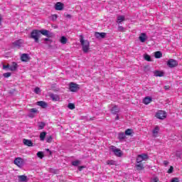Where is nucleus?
I'll list each match as a JSON object with an SVG mask.
<instances>
[{
    "mask_svg": "<svg viewBox=\"0 0 182 182\" xmlns=\"http://www.w3.org/2000/svg\"><path fill=\"white\" fill-rule=\"evenodd\" d=\"M80 42L82 46V52H84V53H87L89 49H90V43H89V41L84 40L83 36H80Z\"/></svg>",
    "mask_w": 182,
    "mask_h": 182,
    "instance_id": "nucleus-1",
    "label": "nucleus"
},
{
    "mask_svg": "<svg viewBox=\"0 0 182 182\" xmlns=\"http://www.w3.org/2000/svg\"><path fill=\"white\" fill-rule=\"evenodd\" d=\"M30 38L34 40L36 43H39V38H41V31L39 30H33L31 33Z\"/></svg>",
    "mask_w": 182,
    "mask_h": 182,
    "instance_id": "nucleus-2",
    "label": "nucleus"
},
{
    "mask_svg": "<svg viewBox=\"0 0 182 182\" xmlns=\"http://www.w3.org/2000/svg\"><path fill=\"white\" fill-rule=\"evenodd\" d=\"M109 150L112 151V153H114V156L117 157H122V156H123V152H122V150L114 146H110Z\"/></svg>",
    "mask_w": 182,
    "mask_h": 182,
    "instance_id": "nucleus-3",
    "label": "nucleus"
},
{
    "mask_svg": "<svg viewBox=\"0 0 182 182\" xmlns=\"http://www.w3.org/2000/svg\"><path fill=\"white\" fill-rule=\"evenodd\" d=\"M25 159L21 157H18L14 159V164H16V166H17L20 168H22V166H25Z\"/></svg>",
    "mask_w": 182,
    "mask_h": 182,
    "instance_id": "nucleus-4",
    "label": "nucleus"
},
{
    "mask_svg": "<svg viewBox=\"0 0 182 182\" xmlns=\"http://www.w3.org/2000/svg\"><path fill=\"white\" fill-rule=\"evenodd\" d=\"M178 65V62H177V60H174V59H169L167 62V66H168V68H176V66Z\"/></svg>",
    "mask_w": 182,
    "mask_h": 182,
    "instance_id": "nucleus-5",
    "label": "nucleus"
},
{
    "mask_svg": "<svg viewBox=\"0 0 182 182\" xmlns=\"http://www.w3.org/2000/svg\"><path fill=\"white\" fill-rule=\"evenodd\" d=\"M156 117L157 119H160L161 120H163L167 117V114H166V112L163 110H160L158 112H156Z\"/></svg>",
    "mask_w": 182,
    "mask_h": 182,
    "instance_id": "nucleus-6",
    "label": "nucleus"
},
{
    "mask_svg": "<svg viewBox=\"0 0 182 182\" xmlns=\"http://www.w3.org/2000/svg\"><path fill=\"white\" fill-rule=\"evenodd\" d=\"M69 90L70 92H77V90H79V85L75 82H70L69 85Z\"/></svg>",
    "mask_w": 182,
    "mask_h": 182,
    "instance_id": "nucleus-7",
    "label": "nucleus"
},
{
    "mask_svg": "<svg viewBox=\"0 0 182 182\" xmlns=\"http://www.w3.org/2000/svg\"><path fill=\"white\" fill-rule=\"evenodd\" d=\"M38 113V109L36 108L30 109L28 113V117H35V115Z\"/></svg>",
    "mask_w": 182,
    "mask_h": 182,
    "instance_id": "nucleus-8",
    "label": "nucleus"
},
{
    "mask_svg": "<svg viewBox=\"0 0 182 182\" xmlns=\"http://www.w3.org/2000/svg\"><path fill=\"white\" fill-rule=\"evenodd\" d=\"M95 36L97 39H105V38H106V33L96 32Z\"/></svg>",
    "mask_w": 182,
    "mask_h": 182,
    "instance_id": "nucleus-9",
    "label": "nucleus"
},
{
    "mask_svg": "<svg viewBox=\"0 0 182 182\" xmlns=\"http://www.w3.org/2000/svg\"><path fill=\"white\" fill-rule=\"evenodd\" d=\"M31 59L28 54L23 53L21 56V60L22 62H28Z\"/></svg>",
    "mask_w": 182,
    "mask_h": 182,
    "instance_id": "nucleus-10",
    "label": "nucleus"
},
{
    "mask_svg": "<svg viewBox=\"0 0 182 182\" xmlns=\"http://www.w3.org/2000/svg\"><path fill=\"white\" fill-rule=\"evenodd\" d=\"M40 35H43L44 36H46L47 38H50V35L49 34V31L48 30H39Z\"/></svg>",
    "mask_w": 182,
    "mask_h": 182,
    "instance_id": "nucleus-11",
    "label": "nucleus"
},
{
    "mask_svg": "<svg viewBox=\"0 0 182 182\" xmlns=\"http://www.w3.org/2000/svg\"><path fill=\"white\" fill-rule=\"evenodd\" d=\"M38 106H41L43 109H46L48 107V103L45 101H38L37 102Z\"/></svg>",
    "mask_w": 182,
    "mask_h": 182,
    "instance_id": "nucleus-12",
    "label": "nucleus"
},
{
    "mask_svg": "<svg viewBox=\"0 0 182 182\" xmlns=\"http://www.w3.org/2000/svg\"><path fill=\"white\" fill-rule=\"evenodd\" d=\"M140 42L144 43L147 39V35L145 33H141V36L139 38Z\"/></svg>",
    "mask_w": 182,
    "mask_h": 182,
    "instance_id": "nucleus-13",
    "label": "nucleus"
},
{
    "mask_svg": "<svg viewBox=\"0 0 182 182\" xmlns=\"http://www.w3.org/2000/svg\"><path fill=\"white\" fill-rule=\"evenodd\" d=\"M23 143L25 146H28V147H32L33 146V143L30 139H23Z\"/></svg>",
    "mask_w": 182,
    "mask_h": 182,
    "instance_id": "nucleus-14",
    "label": "nucleus"
},
{
    "mask_svg": "<svg viewBox=\"0 0 182 182\" xmlns=\"http://www.w3.org/2000/svg\"><path fill=\"white\" fill-rule=\"evenodd\" d=\"M154 76H156V77H163V76H164V73H163V71H159V70H155L154 71Z\"/></svg>",
    "mask_w": 182,
    "mask_h": 182,
    "instance_id": "nucleus-15",
    "label": "nucleus"
},
{
    "mask_svg": "<svg viewBox=\"0 0 182 182\" xmlns=\"http://www.w3.org/2000/svg\"><path fill=\"white\" fill-rule=\"evenodd\" d=\"M119 112L120 109L116 105L112 107V108L111 109V113H112V114H117Z\"/></svg>",
    "mask_w": 182,
    "mask_h": 182,
    "instance_id": "nucleus-16",
    "label": "nucleus"
},
{
    "mask_svg": "<svg viewBox=\"0 0 182 182\" xmlns=\"http://www.w3.org/2000/svg\"><path fill=\"white\" fill-rule=\"evenodd\" d=\"M18 69V64L16 62H13L12 65H10L9 70H11V72H15Z\"/></svg>",
    "mask_w": 182,
    "mask_h": 182,
    "instance_id": "nucleus-17",
    "label": "nucleus"
},
{
    "mask_svg": "<svg viewBox=\"0 0 182 182\" xmlns=\"http://www.w3.org/2000/svg\"><path fill=\"white\" fill-rule=\"evenodd\" d=\"M55 8L56 11H62V9H63V4H62L60 2H58L55 5Z\"/></svg>",
    "mask_w": 182,
    "mask_h": 182,
    "instance_id": "nucleus-18",
    "label": "nucleus"
},
{
    "mask_svg": "<svg viewBox=\"0 0 182 182\" xmlns=\"http://www.w3.org/2000/svg\"><path fill=\"white\" fill-rule=\"evenodd\" d=\"M18 181L20 182H27L28 176L25 175L18 176Z\"/></svg>",
    "mask_w": 182,
    "mask_h": 182,
    "instance_id": "nucleus-19",
    "label": "nucleus"
},
{
    "mask_svg": "<svg viewBox=\"0 0 182 182\" xmlns=\"http://www.w3.org/2000/svg\"><path fill=\"white\" fill-rule=\"evenodd\" d=\"M50 97L53 100L54 102H58L59 100V95H55V94H50Z\"/></svg>",
    "mask_w": 182,
    "mask_h": 182,
    "instance_id": "nucleus-20",
    "label": "nucleus"
},
{
    "mask_svg": "<svg viewBox=\"0 0 182 182\" xmlns=\"http://www.w3.org/2000/svg\"><path fill=\"white\" fill-rule=\"evenodd\" d=\"M125 21L124 16H118L117 18V23H122V22Z\"/></svg>",
    "mask_w": 182,
    "mask_h": 182,
    "instance_id": "nucleus-21",
    "label": "nucleus"
},
{
    "mask_svg": "<svg viewBox=\"0 0 182 182\" xmlns=\"http://www.w3.org/2000/svg\"><path fill=\"white\" fill-rule=\"evenodd\" d=\"M152 101L151 97H146L144 100H143V103L144 105H149V103H150Z\"/></svg>",
    "mask_w": 182,
    "mask_h": 182,
    "instance_id": "nucleus-22",
    "label": "nucleus"
},
{
    "mask_svg": "<svg viewBox=\"0 0 182 182\" xmlns=\"http://www.w3.org/2000/svg\"><path fill=\"white\" fill-rule=\"evenodd\" d=\"M118 139L120 140H124V139H126V134H124V132H120L118 134Z\"/></svg>",
    "mask_w": 182,
    "mask_h": 182,
    "instance_id": "nucleus-23",
    "label": "nucleus"
},
{
    "mask_svg": "<svg viewBox=\"0 0 182 182\" xmlns=\"http://www.w3.org/2000/svg\"><path fill=\"white\" fill-rule=\"evenodd\" d=\"M46 137V132H43L40 134V140L41 141H43L45 140V138Z\"/></svg>",
    "mask_w": 182,
    "mask_h": 182,
    "instance_id": "nucleus-24",
    "label": "nucleus"
},
{
    "mask_svg": "<svg viewBox=\"0 0 182 182\" xmlns=\"http://www.w3.org/2000/svg\"><path fill=\"white\" fill-rule=\"evenodd\" d=\"M156 59H160L163 56V53H161L160 51L155 52L154 55Z\"/></svg>",
    "mask_w": 182,
    "mask_h": 182,
    "instance_id": "nucleus-25",
    "label": "nucleus"
},
{
    "mask_svg": "<svg viewBox=\"0 0 182 182\" xmlns=\"http://www.w3.org/2000/svg\"><path fill=\"white\" fill-rule=\"evenodd\" d=\"M133 134V130L132 129H127L125 131V136H132Z\"/></svg>",
    "mask_w": 182,
    "mask_h": 182,
    "instance_id": "nucleus-26",
    "label": "nucleus"
},
{
    "mask_svg": "<svg viewBox=\"0 0 182 182\" xmlns=\"http://www.w3.org/2000/svg\"><path fill=\"white\" fill-rule=\"evenodd\" d=\"M66 42H68V38H66V37H65V36H62L60 38V43L63 45H66Z\"/></svg>",
    "mask_w": 182,
    "mask_h": 182,
    "instance_id": "nucleus-27",
    "label": "nucleus"
},
{
    "mask_svg": "<svg viewBox=\"0 0 182 182\" xmlns=\"http://www.w3.org/2000/svg\"><path fill=\"white\" fill-rule=\"evenodd\" d=\"M21 41L22 40H17V41H14L13 43V44L14 45V46H21V45H22Z\"/></svg>",
    "mask_w": 182,
    "mask_h": 182,
    "instance_id": "nucleus-28",
    "label": "nucleus"
},
{
    "mask_svg": "<svg viewBox=\"0 0 182 182\" xmlns=\"http://www.w3.org/2000/svg\"><path fill=\"white\" fill-rule=\"evenodd\" d=\"M144 58L145 60H147V62H151V57H150L149 54H145Z\"/></svg>",
    "mask_w": 182,
    "mask_h": 182,
    "instance_id": "nucleus-29",
    "label": "nucleus"
},
{
    "mask_svg": "<svg viewBox=\"0 0 182 182\" xmlns=\"http://www.w3.org/2000/svg\"><path fill=\"white\" fill-rule=\"evenodd\" d=\"M107 164H108L109 166H116V161L108 160L107 161Z\"/></svg>",
    "mask_w": 182,
    "mask_h": 182,
    "instance_id": "nucleus-30",
    "label": "nucleus"
},
{
    "mask_svg": "<svg viewBox=\"0 0 182 182\" xmlns=\"http://www.w3.org/2000/svg\"><path fill=\"white\" fill-rule=\"evenodd\" d=\"M135 167H136V170H139V171L143 170V168H144V167H143V164L141 163L136 164L135 166Z\"/></svg>",
    "mask_w": 182,
    "mask_h": 182,
    "instance_id": "nucleus-31",
    "label": "nucleus"
},
{
    "mask_svg": "<svg viewBox=\"0 0 182 182\" xmlns=\"http://www.w3.org/2000/svg\"><path fill=\"white\" fill-rule=\"evenodd\" d=\"M142 161H143V156H141V155H138L136 158V163L141 164Z\"/></svg>",
    "mask_w": 182,
    "mask_h": 182,
    "instance_id": "nucleus-32",
    "label": "nucleus"
},
{
    "mask_svg": "<svg viewBox=\"0 0 182 182\" xmlns=\"http://www.w3.org/2000/svg\"><path fill=\"white\" fill-rule=\"evenodd\" d=\"M3 69L4 70H9V69H11V65H9V64L8 65H3Z\"/></svg>",
    "mask_w": 182,
    "mask_h": 182,
    "instance_id": "nucleus-33",
    "label": "nucleus"
},
{
    "mask_svg": "<svg viewBox=\"0 0 182 182\" xmlns=\"http://www.w3.org/2000/svg\"><path fill=\"white\" fill-rule=\"evenodd\" d=\"M34 93L39 95V93H41V88L39 87H36L34 89Z\"/></svg>",
    "mask_w": 182,
    "mask_h": 182,
    "instance_id": "nucleus-34",
    "label": "nucleus"
},
{
    "mask_svg": "<svg viewBox=\"0 0 182 182\" xmlns=\"http://www.w3.org/2000/svg\"><path fill=\"white\" fill-rule=\"evenodd\" d=\"M68 107V109H70V110H73V109H75V104L69 103Z\"/></svg>",
    "mask_w": 182,
    "mask_h": 182,
    "instance_id": "nucleus-35",
    "label": "nucleus"
},
{
    "mask_svg": "<svg viewBox=\"0 0 182 182\" xmlns=\"http://www.w3.org/2000/svg\"><path fill=\"white\" fill-rule=\"evenodd\" d=\"M43 152L42 151H38L37 153V156L39 158V159H43Z\"/></svg>",
    "mask_w": 182,
    "mask_h": 182,
    "instance_id": "nucleus-36",
    "label": "nucleus"
},
{
    "mask_svg": "<svg viewBox=\"0 0 182 182\" xmlns=\"http://www.w3.org/2000/svg\"><path fill=\"white\" fill-rule=\"evenodd\" d=\"M73 166H77L79 164H80V161H74L72 162Z\"/></svg>",
    "mask_w": 182,
    "mask_h": 182,
    "instance_id": "nucleus-37",
    "label": "nucleus"
},
{
    "mask_svg": "<svg viewBox=\"0 0 182 182\" xmlns=\"http://www.w3.org/2000/svg\"><path fill=\"white\" fill-rule=\"evenodd\" d=\"M160 130V129L159 128V127H156L154 130H153V134H157L159 133V131Z\"/></svg>",
    "mask_w": 182,
    "mask_h": 182,
    "instance_id": "nucleus-38",
    "label": "nucleus"
},
{
    "mask_svg": "<svg viewBox=\"0 0 182 182\" xmlns=\"http://www.w3.org/2000/svg\"><path fill=\"white\" fill-rule=\"evenodd\" d=\"M38 127L41 130H42V129H43V127H45V122H40L38 124Z\"/></svg>",
    "mask_w": 182,
    "mask_h": 182,
    "instance_id": "nucleus-39",
    "label": "nucleus"
},
{
    "mask_svg": "<svg viewBox=\"0 0 182 182\" xmlns=\"http://www.w3.org/2000/svg\"><path fill=\"white\" fill-rule=\"evenodd\" d=\"M53 138H52V136H47L46 141L47 143H52V140Z\"/></svg>",
    "mask_w": 182,
    "mask_h": 182,
    "instance_id": "nucleus-40",
    "label": "nucleus"
},
{
    "mask_svg": "<svg viewBox=\"0 0 182 182\" xmlns=\"http://www.w3.org/2000/svg\"><path fill=\"white\" fill-rule=\"evenodd\" d=\"M12 74L11 73H5L3 74L4 77H10Z\"/></svg>",
    "mask_w": 182,
    "mask_h": 182,
    "instance_id": "nucleus-41",
    "label": "nucleus"
},
{
    "mask_svg": "<svg viewBox=\"0 0 182 182\" xmlns=\"http://www.w3.org/2000/svg\"><path fill=\"white\" fill-rule=\"evenodd\" d=\"M118 31L119 32H124V28L123 26H118Z\"/></svg>",
    "mask_w": 182,
    "mask_h": 182,
    "instance_id": "nucleus-42",
    "label": "nucleus"
},
{
    "mask_svg": "<svg viewBox=\"0 0 182 182\" xmlns=\"http://www.w3.org/2000/svg\"><path fill=\"white\" fill-rule=\"evenodd\" d=\"M173 170H174V167L171 166V167L169 168V169L168 170V174H171V173H173Z\"/></svg>",
    "mask_w": 182,
    "mask_h": 182,
    "instance_id": "nucleus-43",
    "label": "nucleus"
},
{
    "mask_svg": "<svg viewBox=\"0 0 182 182\" xmlns=\"http://www.w3.org/2000/svg\"><path fill=\"white\" fill-rule=\"evenodd\" d=\"M140 156H141V157H142V159H143V160H147V159H148V156H147V154H141Z\"/></svg>",
    "mask_w": 182,
    "mask_h": 182,
    "instance_id": "nucleus-44",
    "label": "nucleus"
},
{
    "mask_svg": "<svg viewBox=\"0 0 182 182\" xmlns=\"http://www.w3.org/2000/svg\"><path fill=\"white\" fill-rule=\"evenodd\" d=\"M171 182H180V180H178V178H173Z\"/></svg>",
    "mask_w": 182,
    "mask_h": 182,
    "instance_id": "nucleus-45",
    "label": "nucleus"
},
{
    "mask_svg": "<svg viewBox=\"0 0 182 182\" xmlns=\"http://www.w3.org/2000/svg\"><path fill=\"white\" fill-rule=\"evenodd\" d=\"M151 182H159V178H154Z\"/></svg>",
    "mask_w": 182,
    "mask_h": 182,
    "instance_id": "nucleus-46",
    "label": "nucleus"
},
{
    "mask_svg": "<svg viewBox=\"0 0 182 182\" xmlns=\"http://www.w3.org/2000/svg\"><path fill=\"white\" fill-rule=\"evenodd\" d=\"M45 42H50V43H52V40L49 38H44Z\"/></svg>",
    "mask_w": 182,
    "mask_h": 182,
    "instance_id": "nucleus-47",
    "label": "nucleus"
},
{
    "mask_svg": "<svg viewBox=\"0 0 182 182\" xmlns=\"http://www.w3.org/2000/svg\"><path fill=\"white\" fill-rule=\"evenodd\" d=\"M50 173H56V170H55V169H53V168H51V169H50Z\"/></svg>",
    "mask_w": 182,
    "mask_h": 182,
    "instance_id": "nucleus-48",
    "label": "nucleus"
},
{
    "mask_svg": "<svg viewBox=\"0 0 182 182\" xmlns=\"http://www.w3.org/2000/svg\"><path fill=\"white\" fill-rule=\"evenodd\" d=\"M164 166H168V161H164Z\"/></svg>",
    "mask_w": 182,
    "mask_h": 182,
    "instance_id": "nucleus-49",
    "label": "nucleus"
},
{
    "mask_svg": "<svg viewBox=\"0 0 182 182\" xmlns=\"http://www.w3.org/2000/svg\"><path fill=\"white\" fill-rule=\"evenodd\" d=\"M82 168H85V166H79V167H78V170H79L80 171H82Z\"/></svg>",
    "mask_w": 182,
    "mask_h": 182,
    "instance_id": "nucleus-50",
    "label": "nucleus"
},
{
    "mask_svg": "<svg viewBox=\"0 0 182 182\" xmlns=\"http://www.w3.org/2000/svg\"><path fill=\"white\" fill-rule=\"evenodd\" d=\"M164 89H165V90H168V89H170V87L166 85V86L164 87Z\"/></svg>",
    "mask_w": 182,
    "mask_h": 182,
    "instance_id": "nucleus-51",
    "label": "nucleus"
},
{
    "mask_svg": "<svg viewBox=\"0 0 182 182\" xmlns=\"http://www.w3.org/2000/svg\"><path fill=\"white\" fill-rule=\"evenodd\" d=\"M46 151H48L50 154V155H52V151H50V150H49V149H47Z\"/></svg>",
    "mask_w": 182,
    "mask_h": 182,
    "instance_id": "nucleus-52",
    "label": "nucleus"
},
{
    "mask_svg": "<svg viewBox=\"0 0 182 182\" xmlns=\"http://www.w3.org/2000/svg\"><path fill=\"white\" fill-rule=\"evenodd\" d=\"M56 18H58V16L56 14L53 16V19H56Z\"/></svg>",
    "mask_w": 182,
    "mask_h": 182,
    "instance_id": "nucleus-53",
    "label": "nucleus"
},
{
    "mask_svg": "<svg viewBox=\"0 0 182 182\" xmlns=\"http://www.w3.org/2000/svg\"><path fill=\"white\" fill-rule=\"evenodd\" d=\"M115 120H119V114H117V117L115 118Z\"/></svg>",
    "mask_w": 182,
    "mask_h": 182,
    "instance_id": "nucleus-54",
    "label": "nucleus"
},
{
    "mask_svg": "<svg viewBox=\"0 0 182 182\" xmlns=\"http://www.w3.org/2000/svg\"><path fill=\"white\" fill-rule=\"evenodd\" d=\"M67 18H72V16L70 14H68Z\"/></svg>",
    "mask_w": 182,
    "mask_h": 182,
    "instance_id": "nucleus-55",
    "label": "nucleus"
},
{
    "mask_svg": "<svg viewBox=\"0 0 182 182\" xmlns=\"http://www.w3.org/2000/svg\"><path fill=\"white\" fill-rule=\"evenodd\" d=\"M2 22V18L0 17V23Z\"/></svg>",
    "mask_w": 182,
    "mask_h": 182,
    "instance_id": "nucleus-56",
    "label": "nucleus"
}]
</instances>
